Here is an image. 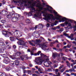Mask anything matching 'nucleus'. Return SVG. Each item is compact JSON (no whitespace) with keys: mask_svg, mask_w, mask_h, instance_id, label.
Returning a JSON list of instances; mask_svg holds the SVG:
<instances>
[{"mask_svg":"<svg viewBox=\"0 0 76 76\" xmlns=\"http://www.w3.org/2000/svg\"><path fill=\"white\" fill-rule=\"evenodd\" d=\"M10 65L11 66H14V61H11L10 62Z\"/></svg>","mask_w":76,"mask_h":76,"instance_id":"nucleus-22","label":"nucleus"},{"mask_svg":"<svg viewBox=\"0 0 76 76\" xmlns=\"http://www.w3.org/2000/svg\"><path fill=\"white\" fill-rule=\"evenodd\" d=\"M57 25V24L56 23H52L51 25V26H53L54 25Z\"/></svg>","mask_w":76,"mask_h":76,"instance_id":"nucleus-50","label":"nucleus"},{"mask_svg":"<svg viewBox=\"0 0 76 76\" xmlns=\"http://www.w3.org/2000/svg\"><path fill=\"white\" fill-rule=\"evenodd\" d=\"M41 53V51H38V52H37L36 54H35V55L37 56V55L38 56H39L40 53Z\"/></svg>","mask_w":76,"mask_h":76,"instance_id":"nucleus-33","label":"nucleus"},{"mask_svg":"<svg viewBox=\"0 0 76 76\" xmlns=\"http://www.w3.org/2000/svg\"><path fill=\"white\" fill-rule=\"evenodd\" d=\"M1 23H5L6 21L4 20H1Z\"/></svg>","mask_w":76,"mask_h":76,"instance_id":"nucleus-45","label":"nucleus"},{"mask_svg":"<svg viewBox=\"0 0 76 76\" xmlns=\"http://www.w3.org/2000/svg\"><path fill=\"white\" fill-rule=\"evenodd\" d=\"M4 51V50H3V49L0 48V53H3Z\"/></svg>","mask_w":76,"mask_h":76,"instance_id":"nucleus-52","label":"nucleus"},{"mask_svg":"<svg viewBox=\"0 0 76 76\" xmlns=\"http://www.w3.org/2000/svg\"><path fill=\"white\" fill-rule=\"evenodd\" d=\"M71 46H72L71 45H66V47H67V48H70V47H71Z\"/></svg>","mask_w":76,"mask_h":76,"instance_id":"nucleus-46","label":"nucleus"},{"mask_svg":"<svg viewBox=\"0 0 76 76\" xmlns=\"http://www.w3.org/2000/svg\"><path fill=\"white\" fill-rule=\"evenodd\" d=\"M10 39L11 41H14V39H15V37H10Z\"/></svg>","mask_w":76,"mask_h":76,"instance_id":"nucleus-29","label":"nucleus"},{"mask_svg":"<svg viewBox=\"0 0 76 76\" xmlns=\"http://www.w3.org/2000/svg\"><path fill=\"white\" fill-rule=\"evenodd\" d=\"M66 62L67 66H68V67H70V63H69V61H66Z\"/></svg>","mask_w":76,"mask_h":76,"instance_id":"nucleus-26","label":"nucleus"},{"mask_svg":"<svg viewBox=\"0 0 76 76\" xmlns=\"http://www.w3.org/2000/svg\"><path fill=\"white\" fill-rule=\"evenodd\" d=\"M4 48L5 50H10L11 48V46L7 45L4 47Z\"/></svg>","mask_w":76,"mask_h":76,"instance_id":"nucleus-15","label":"nucleus"},{"mask_svg":"<svg viewBox=\"0 0 76 76\" xmlns=\"http://www.w3.org/2000/svg\"><path fill=\"white\" fill-rule=\"evenodd\" d=\"M31 12H28V16H31L33 13H35L34 14L35 17H38L39 16L42 15V13L41 11L38 10L37 9L36 10L35 8L31 6Z\"/></svg>","mask_w":76,"mask_h":76,"instance_id":"nucleus-2","label":"nucleus"},{"mask_svg":"<svg viewBox=\"0 0 76 76\" xmlns=\"http://www.w3.org/2000/svg\"><path fill=\"white\" fill-rule=\"evenodd\" d=\"M37 3H38L36 5V7H38L39 9V10H38L40 12H41V10H42L43 9V7H41V6H42V5H41V4H40V1L38 0H37V1H35L34 3L36 4Z\"/></svg>","mask_w":76,"mask_h":76,"instance_id":"nucleus-4","label":"nucleus"},{"mask_svg":"<svg viewBox=\"0 0 76 76\" xmlns=\"http://www.w3.org/2000/svg\"><path fill=\"white\" fill-rule=\"evenodd\" d=\"M18 18H17L16 17H13L11 18L12 21L13 22H17V21H18Z\"/></svg>","mask_w":76,"mask_h":76,"instance_id":"nucleus-14","label":"nucleus"},{"mask_svg":"<svg viewBox=\"0 0 76 76\" xmlns=\"http://www.w3.org/2000/svg\"><path fill=\"white\" fill-rule=\"evenodd\" d=\"M2 34L4 35L5 37H9V33L10 34V35H12L13 34L12 32H9L7 31H2Z\"/></svg>","mask_w":76,"mask_h":76,"instance_id":"nucleus-8","label":"nucleus"},{"mask_svg":"<svg viewBox=\"0 0 76 76\" xmlns=\"http://www.w3.org/2000/svg\"><path fill=\"white\" fill-rule=\"evenodd\" d=\"M20 59H21V60L22 61H23L24 60V58L23 57H20Z\"/></svg>","mask_w":76,"mask_h":76,"instance_id":"nucleus-51","label":"nucleus"},{"mask_svg":"<svg viewBox=\"0 0 76 76\" xmlns=\"http://www.w3.org/2000/svg\"><path fill=\"white\" fill-rule=\"evenodd\" d=\"M67 58L65 57H63L62 58V60H67Z\"/></svg>","mask_w":76,"mask_h":76,"instance_id":"nucleus-39","label":"nucleus"},{"mask_svg":"<svg viewBox=\"0 0 76 76\" xmlns=\"http://www.w3.org/2000/svg\"><path fill=\"white\" fill-rule=\"evenodd\" d=\"M15 65L17 66L19 64V61L18 60H16L15 61Z\"/></svg>","mask_w":76,"mask_h":76,"instance_id":"nucleus-25","label":"nucleus"},{"mask_svg":"<svg viewBox=\"0 0 76 76\" xmlns=\"http://www.w3.org/2000/svg\"><path fill=\"white\" fill-rule=\"evenodd\" d=\"M56 27L52 28V30L54 31L55 30H56Z\"/></svg>","mask_w":76,"mask_h":76,"instance_id":"nucleus-54","label":"nucleus"},{"mask_svg":"<svg viewBox=\"0 0 76 76\" xmlns=\"http://www.w3.org/2000/svg\"><path fill=\"white\" fill-rule=\"evenodd\" d=\"M0 76H12V75L8 74L7 75H6V73L4 72H0Z\"/></svg>","mask_w":76,"mask_h":76,"instance_id":"nucleus-16","label":"nucleus"},{"mask_svg":"<svg viewBox=\"0 0 76 76\" xmlns=\"http://www.w3.org/2000/svg\"><path fill=\"white\" fill-rule=\"evenodd\" d=\"M66 69V68H64L63 69H60L59 70L60 72H61V73H62L65 70V69Z\"/></svg>","mask_w":76,"mask_h":76,"instance_id":"nucleus-27","label":"nucleus"},{"mask_svg":"<svg viewBox=\"0 0 76 76\" xmlns=\"http://www.w3.org/2000/svg\"><path fill=\"white\" fill-rule=\"evenodd\" d=\"M53 63H58V62L56 61H53Z\"/></svg>","mask_w":76,"mask_h":76,"instance_id":"nucleus-59","label":"nucleus"},{"mask_svg":"<svg viewBox=\"0 0 76 76\" xmlns=\"http://www.w3.org/2000/svg\"><path fill=\"white\" fill-rule=\"evenodd\" d=\"M23 73H26V70H25L23 69Z\"/></svg>","mask_w":76,"mask_h":76,"instance_id":"nucleus-60","label":"nucleus"},{"mask_svg":"<svg viewBox=\"0 0 76 76\" xmlns=\"http://www.w3.org/2000/svg\"><path fill=\"white\" fill-rule=\"evenodd\" d=\"M22 69L23 70H24V69H26V67H25L24 66H23L22 67Z\"/></svg>","mask_w":76,"mask_h":76,"instance_id":"nucleus-57","label":"nucleus"},{"mask_svg":"<svg viewBox=\"0 0 76 76\" xmlns=\"http://www.w3.org/2000/svg\"><path fill=\"white\" fill-rule=\"evenodd\" d=\"M58 56V54L56 53H53L52 55V57H54V58H55V57H56L57 56Z\"/></svg>","mask_w":76,"mask_h":76,"instance_id":"nucleus-19","label":"nucleus"},{"mask_svg":"<svg viewBox=\"0 0 76 76\" xmlns=\"http://www.w3.org/2000/svg\"><path fill=\"white\" fill-rule=\"evenodd\" d=\"M74 34H71L70 36H68V38H71V37H74Z\"/></svg>","mask_w":76,"mask_h":76,"instance_id":"nucleus-38","label":"nucleus"},{"mask_svg":"<svg viewBox=\"0 0 76 76\" xmlns=\"http://www.w3.org/2000/svg\"><path fill=\"white\" fill-rule=\"evenodd\" d=\"M72 62H73V64H76V63L75 62V60H73V59H72L71 60Z\"/></svg>","mask_w":76,"mask_h":76,"instance_id":"nucleus-40","label":"nucleus"},{"mask_svg":"<svg viewBox=\"0 0 76 76\" xmlns=\"http://www.w3.org/2000/svg\"><path fill=\"white\" fill-rule=\"evenodd\" d=\"M42 41H41H41H42L43 42H44V41H45V39H44V38H42Z\"/></svg>","mask_w":76,"mask_h":76,"instance_id":"nucleus-62","label":"nucleus"},{"mask_svg":"<svg viewBox=\"0 0 76 76\" xmlns=\"http://www.w3.org/2000/svg\"><path fill=\"white\" fill-rule=\"evenodd\" d=\"M37 27L39 29H42L43 28V25L42 24H39L38 25L34 27L35 29L36 30V29L37 28Z\"/></svg>","mask_w":76,"mask_h":76,"instance_id":"nucleus-13","label":"nucleus"},{"mask_svg":"<svg viewBox=\"0 0 76 76\" xmlns=\"http://www.w3.org/2000/svg\"><path fill=\"white\" fill-rule=\"evenodd\" d=\"M32 50H36V49L34 47H33L32 48Z\"/></svg>","mask_w":76,"mask_h":76,"instance_id":"nucleus-61","label":"nucleus"},{"mask_svg":"<svg viewBox=\"0 0 76 76\" xmlns=\"http://www.w3.org/2000/svg\"><path fill=\"white\" fill-rule=\"evenodd\" d=\"M22 33L21 32H20L19 34H18V33L17 32L16 33V34H17V36L19 37H21V36H22Z\"/></svg>","mask_w":76,"mask_h":76,"instance_id":"nucleus-21","label":"nucleus"},{"mask_svg":"<svg viewBox=\"0 0 76 76\" xmlns=\"http://www.w3.org/2000/svg\"><path fill=\"white\" fill-rule=\"evenodd\" d=\"M15 14V12H14L12 11V12H10V14L12 16V15H13Z\"/></svg>","mask_w":76,"mask_h":76,"instance_id":"nucleus-43","label":"nucleus"},{"mask_svg":"<svg viewBox=\"0 0 76 76\" xmlns=\"http://www.w3.org/2000/svg\"><path fill=\"white\" fill-rule=\"evenodd\" d=\"M44 8H44L43 9L45 10L44 11H42V13H43V16L45 17V18H43V19L45 20H50L51 19V18H53V15L52 14H49L48 13H46L45 12V11H47L46 10H45V9H44Z\"/></svg>","mask_w":76,"mask_h":76,"instance_id":"nucleus-3","label":"nucleus"},{"mask_svg":"<svg viewBox=\"0 0 76 76\" xmlns=\"http://www.w3.org/2000/svg\"><path fill=\"white\" fill-rule=\"evenodd\" d=\"M14 17H16L17 18H18V19H19V18L20 17V15L18 14H16L14 15Z\"/></svg>","mask_w":76,"mask_h":76,"instance_id":"nucleus-23","label":"nucleus"},{"mask_svg":"<svg viewBox=\"0 0 76 76\" xmlns=\"http://www.w3.org/2000/svg\"><path fill=\"white\" fill-rule=\"evenodd\" d=\"M2 13L3 14H4V13H5L6 14H7V12L5 10H3L2 11Z\"/></svg>","mask_w":76,"mask_h":76,"instance_id":"nucleus-35","label":"nucleus"},{"mask_svg":"<svg viewBox=\"0 0 76 76\" xmlns=\"http://www.w3.org/2000/svg\"><path fill=\"white\" fill-rule=\"evenodd\" d=\"M26 72L28 74H29V73H31V71L29 70H26Z\"/></svg>","mask_w":76,"mask_h":76,"instance_id":"nucleus-44","label":"nucleus"},{"mask_svg":"<svg viewBox=\"0 0 76 76\" xmlns=\"http://www.w3.org/2000/svg\"><path fill=\"white\" fill-rule=\"evenodd\" d=\"M64 24L65 25H68L67 27L66 28V29H69L70 28H72V25L71 23H69V21H66L65 23H62L61 24V26H64Z\"/></svg>","mask_w":76,"mask_h":76,"instance_id":"nucleus-7","label":"nucleus"},{"mask_svg":"<svg viewBox=\"0 0 76 76\" xmlns=\"http://www.w3.org/2000/svg\"><path fill=\"white\" fill-rule=\"evenodd\" d=\"M36 42H38L39 43H40V42H41V41H40V40H36Z\"/></svg>","mask_w":76,"mask_h":76,"instance_id":"nucleus-49","label":"nucleus"},{"mask_svg":"<svg viewBox=\"0 0 76 76\" xmlns=\"http://www.w3.org/2000/svg\"><path fill=\"white\" fill-rule=\"evenodd\" d=\"M34 42V41H29V42L31 45H32V46H35V45L34 44H33L32 42Z\"/></svg>","mask_w":76,"mask_h":76,"instance_id":"nucleus-20","label":"nucleus"},{"mask_svg":"<svg viewBox=\"0 0 76 76\" xmlns=\"http://www.w3.org/2000/svg\"><path fill=\"white\" fill-rule=\"evenodd\" d=\"M2 2L3 4H5L6 3V1L4 0H3V1H2Z\"/></svg>","mask_w":76,"mask_h":76,"instance_id":"nucleus-58","label":"nucleus"},{"mask_svg":"<svg viewBox=\"0 0 76 76\" xmlns=\"http://www.w3.org/2000/svg\"><path fill=\"white\" fill-rule=\"evenodd\" d=\"M12 15H10V14H9V15H8L7 16V18H8L9 19H10V18H11V19L12 18Z\"/></svg>","mask_w":76,"mask_h":76,"instance_id":"nucleus-34","label":"nucleus"},{"mask_svg":"<svg viewBox=\"0 0 76 76\" xmlns=\"http://www.w3.org/2000/svg\"><path fill=\"white\" fill-rule=\"evenodd\" d=\"M28 0H13V1L15 3H17L19 2L21 3L22 4H24L25 6H26L27 4H26L27 3Z\"/></svg>","mask_w":76,"mask_h":76,"instance_id":"nucleus-6","label":"nucleus"},{"mask_svg":"<svg viewBox=\"0 0 76 76\" xmlns=\"http://www.w3.org/2000/svg\"><path fill=\"white\" fill-rule=\"evenodd\" d=\"M64 31V29L63 28H61L60 29V32H62V31Z\"/></svg>","mask_w":76,"mask_h":76,"instance_id":"nucleus-56","label":"nucleus"},{"mask_svg":"<svg viewBox=\"0 0 76 76\" xmlns=\"http://www.w3.org/2000/svg\"><path fill=\"white\" fill-rule=\"evenodd\" d=\"M20 54H21V53L20 52H17L16 54H14L13 56H10V57L13 59H17V58L15 57L19 56H20Z\"/></svg>","mask_w":76,"mask_h":76,"instance_id":"nucleus-10","label":"nucleus"},{"mask_svg":"<svg viewBox=\"0 0 76 76\" xmlns=\"http://www.w3.org/2000/svg\"><path fill=\"white\" fill-rule=\"evenodd\" d=\"M57 38H63V35L61 34V35H59L57 36Z\"/></svg>","mask_w":76,"mask_h":76,"instance_id":"nucleus-28","label":"nucleus"},{"mask_svg":"<svg viewBox=\"0 0 76 76\" xmlns=\"http://www.w3.org/2000/svg\"><path fill=\"white\" fill-rule=\"evenodd\" d=\"M44 9H45V10H48V12H50L51 13H53H53H54L55 15L57 14V12H56L55 11H53V10H50L48 8H44Z\"/></svg>","mask_w":76,"mask_h":76,"instance_id":"nucleus-12","label":"nucleus"},{"mask_svg":"<svg viewBox=\"0 0 76 76\" xmlns=\"http://www.w3.org/2000/svg\"><path fill=\"white\" fill-rule=\"evenodd\" d=\"M16 39H17V40L20 41L18 42V45H24L25 44V42L23 41V40L19 39L18 38H16Z\"/></svg>","mask_w":76,"mask_h":76,"instance_id":"nucleus-11","label":"nucleus"},{"mask_svg":"<svg viewBox=\"0 0 76 76\" xmlns=\"http://www.w3.org/2000/svg\"><path fill=\"white\" fill-rule=\"evenodd\" d=\"M26 22L27 23H29L31 22V21L29 19H27L26 20Z\"/></svg>","mask_w":76,"mask_h":76,"instance_id":"nucleus-31","label":"nucleus"},{"mask_svg":"<svg viewBox=\"0 0 76 76\" xmlns=\"http://www.w3.org/2000/svg\"><path fill=\"white\" fill-rule=\"evenodd\" d=\"M53 71V70L51 69L50 68H48V69L47 70V72H52Z\"/></svg>","mask_w":76,"mask_h":76,"instance_id":"nucleus-37","label":"nucleus"},{"mask_svg":"<svg viewBox=\"0 0 76 76\" xmlns=\"http://www.w3.org/2000/svg\"><path fill=\"white\" fill-rule=\"evenodd\" d=\"M69 72H75V70L73 68L70 69H69Z\"/></svg>","mask_w":76,"mask_h":76,"instance_id":"nucleus-32","label":"nucleus"},{"mask_svg":"<svg viewBox=\"0 0 76 76\" xmlns=\"http://www.w3.org/2000/svg\"><path fill=\"white\" fill-rule=\"evenodd\" d=\"M39 46H41V47L44 50H46V48H47V46L46 45H43V46L42 45L40 44L39 45Z\"/></svg>","mask_w":76,"mask_h":76,"instance_id":"nucleus-18","label":"nucleus"},{"mask_svg":"<svg viewBox=\"0 0 76 76\" xmlns=\"http://www.w3.org/2000/svg\"><path fill=\"white\" fill-rule=\"evenodd\" d=\"M23 48V46H20L19 47V50H20L22 49V48Z\"/></svg>","mask_w":76,"mask_h":76,"instance_id":"nucleus-48","label":"nucleus"},{"mask_svg":"<svg viewBox=\"0 0 76 76\" xmlns=\"http://www.w3.org/2000/svg\"><path fill=\"white\" fill-rule=\"evenodd\" d=\"M53 67L55 68V67H57V65H56V64H55L54 65Z\"/></svg>","mask_w":76,"mask_h":76,"instance_id":"nucleus-63","label":"nucleus"},{"mask_svg":"<svg viewBox=\"0 0 76 76\" xmlns=\"http://www.w3.org/2000/svg\"><path fill=\"white\" fill-rule=\"evenodd\" d=\"M5 69L7 70V71H9L10 70V67H7L5 68Z\"/></svg>","mask_w":76,"mask_h":76,"instance_id":"nucleus-36","label":"nucleus"},{"mask_svg":"<svg viewBox=\"0 0 76 76\" xmlns=\"http://www.w3.org/2000/svg\"><path fill=\"white\" fill-rule=\"evenodd\" d=\"M55 43H56V42H51L50 44V46H53V44H54Z\"/></svg>","mask_w":76,"mask_h":76,"instance_id":"nucleus-41","label":"nucleus"},{"mask_svg":"<svg viewBox=\"0 0 76 76\" xmlns=\"http://www.w3.org/2000/svg\"><path fill=\"white\" fill-rule=\"evenodd\" d=\"M13 48H14V49H15L16 48V46L15 45H13Z\"/></svg>","mask_w":76,"mask_h":76,"instance_id":"nucleus-55","label":"nucleus"},{"mask_svg":"<svg viewBox=\"0 0 76 76\" xmlns=\"http://www.w3.org/2000/svg\"><path fill=\"white\" fill-rule=\"evenodd\" d=\"M41 57H39L37 58V62H36V64L38 65H41L43 61H48L50 60L48 58L49 56H47L46 55L41 53L40 54Z\"/></svg>","mask_w":76,"mask_h":76,"instance_id":"nucleus-1","label":"nucleus"},{"mask_svg":"<svg viewBox=\"0 0 76 76\" xmlns=\"http://www.w3.org/2000/svg\"><path fill=\"white\" fill-rule=\"evenodd\" d=\"M65 32H66L65 31L64 32V35L65 36V37H68V38H69V36L68 34L65 33Z\"/></svg>","mask_w":76,"mask_h":76,"instance_id":"nucleus-30","label":"nucleus"},{"mask_svg":"<svg viewBox=\"0 0 76 76\" xmlns=\"http://www.w3.org/2000/svg\"><path fill=\"white\" fill-rule=\"evenodd\" d=\"M32 76H38V75L35 74H33L32 75Z\"/></svg>","mask_w":76,"mask_h":76,"instance_id":"nucleus-64","label":"nucleus"},{"mask_svg":"<svg viewBox=\"0 0 76 76\" xmlns=\"http://www.w3.org/2000/svg\"><path fill=\"white\" fill-rule=\"evenodd\" d=\"M25 14L26 16H29L28 12H26L25 13Z\"/></svg>","mask_w":76,"mask_h":76,"instance_id":"nucleus-53","label":"nucleus"},{"mask_svg":"<svg viewBox=\"0 0 76 76\" xmlns=\"http://www.w3.org/2000/svg\"><path fill=\"white\" fill-rule=\"evenodd\" d=\"M24 30L25 32H28V31H29V29H28L27 28H25L24 29Z\"/></svg>","mask_w":76,"mask_h":76,"instance_id":"nucleus-47","label":"nucleus"},{"mask_svg":"<svg viewBox=\"0 0 76 76\" xmlns=\"http://www.w3.org/2000/svg\"><path fill=\"white\" fill-rule=\"evenodd\" d=\"M6 54H4L3 55V57H5L3 61V62L6 64H7V63H10V60L8 57H6Z\"/></svg>","mask_w":76,"mask_h":76,"instance_id":"nucleus-9","label":"nucleus"},{"mask_svg":"<svg viewBox=\"0 0 76 76\" xmlns=\"http://www.w3.org/2000/svg\"><path fill=\"white\" fill-rule=\"evenodd\" d=\"M28 4H30V7L31 8V7H34V5H35V3H34L31 4L32 3V1H28Z\"/></svg>","mask_w":76,"mask_h":76,"instance_id":"nucleus-17","label":"nucleus"},{"mask_svg":"<svg viewBox=\"0 0 76 76\" xmlns=\"http://www.w3.org/2000/svg\"><path fill=\"white\" fill-rule=\"evenodd\" d=\"M47 63V64H52V63H51V62H50V61H48V62L45 61L43 63L44 65V66L45 65V63Z\"/></svg>","mask_w":76,"mask_h":76,"instance_id":"nucleus-24","label":"nucleus"},{"mask_svg":"<svg viewBox=\"0 0 76 76\" xmlns=\"http://www.w3.org/2000/svg\"><path fill=\"white\" fill-rule=\"evenodd\" d=\"M57 17H56V19L57 20H61L62 22H64V20H67L69 21V22H72V20L69 19H67L66 18H61V16H58V15H56Z\"/></svg>","mask_w":76,"mask_h":76,"instance_id":"nucleus-5","label":"nucleus"},{"mask_svg":"<svg viewBox=\"0 0 76 76\" xmlns=\"http://www.w3.org/2000/svg\"><path fill=\"white\" fill-rule=\"evenodd\" d=\"M5 44L3 42H0V45H2V46H3V45H4Z\"/></svg>","mask_w":76,"mask_h":76,"instance_id":"nucleus-42","label":"nucleus"}]
</instances>
